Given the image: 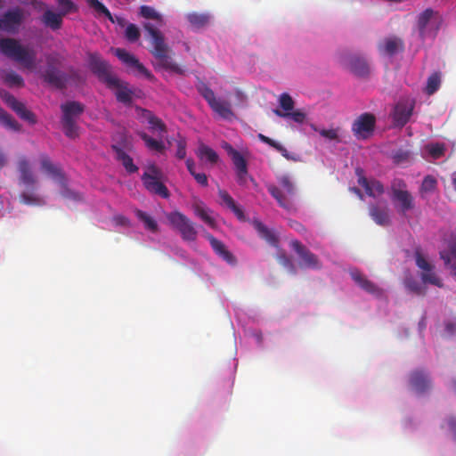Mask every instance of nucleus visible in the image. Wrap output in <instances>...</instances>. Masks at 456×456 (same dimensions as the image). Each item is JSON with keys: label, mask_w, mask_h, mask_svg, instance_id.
Instances as JSON below:
<instances>
[{"label": "nucleus", "mask_w": 456, "mask_h": 456, "mask_svg": "<svg viewBox=\"0 0 456 456\" xmlns=\"http://www.w3.org/2000/svg\"><path fill=\"white\" fill-rule=\"evenodd\" d=\"M87 61L91 70L97 76L98 79L105 84L109 89L115 91L117 101L126 106H130L133 102L134 92L128 87V83L120 80L112 72L111 66L98 54H89Z\"/></svg>", "instance_id": "nucleus-1"}, {"label": "nucleus", "mask_w": 456, "mask_h": 456, "mask_svg": "<svg viewBox=\"0 0 456 456\" xmlns=\"http://www.w3.org/2000/svg\"><path fill=\"white\" fill-rule=\"evenodd\" d=\"M143 28L146 32V38L150 40L151 45L150 52L158 61V65L167 70L182 74V69L171 57L172 50L165 42L163 34L150 22H145Z\"/></svg>", "instance_id": "nucleus-2"}, {"label": "nucleus", "mask_w": 456, "mask_h": 456, "mask_svg": "<svg viewBox=\"0 0 456 456\" xmlns=\"http://www.w3.org/2000/svg\"><path fill=\"white\" fill-rule=\"evenodd\" d=\"M0 52L24 69L34 70L37 65L36 50L22 45L18 39L4 37L0 39Z\"/></svg>", "instance_id": "nucleus-3"}, {"label": "nucleus", "mask_w": 456, "mask_h": 456, "mask_svg": "<svg viewBox=\"0 0 456 456\" xmlns=\"http://www.w3.org/2000/svg\"><path fill=\"white\" fill-rule=\"evenodd\" d=\"M162 177V171L156 165L152 164L142 174V181L149 192L159 195L163 199H167L170 193L167 186L161 182Z\"/></svg>", "instance_id": "nucleus-4"}, {"label": "nucleus", "mask_w": 456, "mask_h": 456, "mask_svg": "<svg viewBox=\"0 0 456 456\" xmlns=\"http://www.w3.org/2000/svg\"><path fill=\"white\" fill-rule=\"evenodd\" d=\"M200 94L206 100L214 112L224 119H231L234 113L231 103L221 98H216L214 91L205 84L198 87Z\"/></svg>", "instance_id": "nucleus-5"}, {"label": "nucleus", "mask_w": 456, "mask_h": 456, "mask_svg": "<svg viewBox=\"0 0 456 456\" xmlns=\"http://www.w3.org/2000/svg\"><path fill=\"white\" fill-rule=\"evenodd\" d=\"M61 125L65 134L69 138L77 136V118L82 114L83 108L75 102H69L61 105Z\"/></svg>", "instance_id": "nucleus-6"}, {"label": "nucleus", "mask_w": 456, "mask_h": 456, "mask_svg": "<svg viewBox=\"0 0 456 456\" xmlns=\"http://www.w3.org/2000/svg\"><path fill=\"white\" fill-rule=\"evenodd\" d=\"M40 165L42 171L48 174L61 184L62 189L61 194L64 198L74 200L78 199V195L67 187L66 178L61 168L58 165L53 163L47 155L43 154L40 156Z\"/></svg>", "instance_id": "nucleus-7"}, {"label": "nucleus", "mask_w": 456, "mask_h": 456, "mask_svg": "<svg viewBox=\"0 0 456 456\" xmlns=\"http://www.w3.org/2000/svg\"><path fill=\"white\" fill-rule=\"evenodd\" d=\"M171 225L180 233L184 241L192 242L197 240L198 232L194 224L183 213L175 211L167 216Z\"/></svg>", "instance_id": "nucleus-8"}, {"label": "nucleus", "mask_w": 456, "mask_h": 456, "mask_svg": "<svg viewBox=\"0 0 456 456\" xmlns=\"http://www.w3.org/2000/svg\"><path fill=\"white\" fill-rule=\"evenodd\" d=\"M376 118L373 114H361L352 124V132L357 139H368L374 132Z\"/></svg>", "instance_id": "nucleus-9"}, {"label": "nucleus", "mask_w": 456, "mask_h": 456, "mask_svg": "<svg viewBox=\"0 0 456 456\" xmlns=\"http://www.w3.org/2000/svg\"><path fill=\"white\" fill-rule=\"evenodd\" d=\"M1 98L4 102L23 120L28 122L31 125L37 123V118L35 114L28 110L24 103L19 102L12 94L4 92L0 93Z\"/></svg>", "instance_id": "nucleus-10"}, {"label": "nucleus", "mask_w": 456, "mask_h": 456, "mask_svg": "<svg viewBox=\"0 0 456 456\" xmlns=\"http://www.w3.org/2000/svg\"><path fill=\"white\" fill-rule=\"evenodd\" d=\"M114 53L127 68L131 69L132 71L137 72L149 79L153 77L149 69H147L134 55L128 53L126 50L123 48H116Z\"/></svg>", "instance_id": "nucleus-11"}, {"label": "nucleus", "mask_w": 456, "mask_h": 456, "mask_svg": "<svg viewBox=\"0 0 456 456\" xmlns=\"http://www.w3.org/2000/svg\"><path fill=\"white\" fill-rule=\"evenodd\" d=\"M114 53L127 68L131 69L132 71L137 72L149 79L153 77L149 69H147L134 55L128 53L126 50L123 48H116Z\"/></svg>", "instance_id": "nucleus-12"}, {"label": "nucleus", "mask_w": 456, "mask_h": 456, "mask_svg": "<svg viewBox=\"0 0 456 456\" xmlns=\"http://www.w3.org/2000/svg\"><path fill=\"white\" fill-rule=\"evenodd\" d=\"M289 245L300 257V265L302 267L312 269H320L322 267L318 256L306 248L299 240H291Z\"/></svg>", "instance_id": "nucleus-13"}, {"label": "nucleus", "mask_w": 456, "mask_h": 456, "mask_svg": "<svg viewBox=\"0 0 456 456\" xmlns=\"http://www.w3.org/2000/svg\"><path fill=\"white\" fill-rule=\"evenodd\" d=\"M17 169L20 174V183L28 189H34L37 180L32 170L29 160L25 156H22L18 159Z\"/></svg>", "instance_id": "nucleus-14"}, {"label": "nucleus", "mask_w": 456, "mask_h": 456, "mask_svg": "<svg viewBox=\"0 0 456 456\" xmlns=\"http://www.w3.org/2000/svg\"><path fill=\"white\" fill-rule=\"evenodd\" d=\"M205 238L209 241L210 246L214 252L224 261H225L230 265H235L237 264V258L227 248L224 243L216 237H214L211 233L206 232Z\"/></svg>", "instance_id": "nucleus-15"}, {"label": "nucleus", "mask_w": 456, "mask_h": 456, "mask_svg": "<svg viewBox=\"0 0 456 456\" xmlns=\"http://www.w3.org/2000/svg\"><path fill=\"white\" fill-rule=\"evenodd\" d=\"M355 172L358 175V183L364 188L367 195L376 198L384 193L385 189L381 182L376 179H367L363 175V171L361 168H357Z\"/></svg>", "instance_id": "nucleus-16"}, {"label": "nucleus", "mask_w": 456, "mask_h": 456, "mask_svg": "<svg viewBox=\"0 0 456 456\" xmlns=\"http://www.w3.org/2000/svg\"><path fill=\"white\" fill-rule=\"evenodd\" d=\"M41 77L45 83L58 89L64 88L67 82L66 75L52 65H48Z\"/></svg>", "instance_id": "nucleus-17"}, {"label": "nucleus", "mask_w": 456, "mask_h": 456, "mask_svg": "<svg viewBox=\"0 0 456 456\" xmlns=\"http://www.w3.org/2000/svg\"><path fill=\"white\" fill-rule=\"evenodd\" d=\"M410 385L417 393H424L431 387V380L428 373L422 370H417L410 375Z\"/></svg>", "instance_id": "nucleus-18"}, {"label": "nucleus", "mask_w": 456, "mask_h": 456, "mask_svg": "<svg viewBox=\"0 0 456 456\" xmlns=\"http://www.w3.org/2000/svg\"><path fill=\"white\" fill-rule=\"evenodd\" d=\"M111 149L115 153V159L119 162L126 173L134 174L138 171V167L134 163L132 157L126 151L121 145L113 144Z\"/></svg>", "instance_id": "nucleus-19"}, {"label": "nucleus", "mask_w": 456, "mask_h": 456, "mask_svg": "<svg viewBox=\"0 0 456 456\" xmlns=\"http://www.w3.org/2000/svg\"><path fill=\"white\" fill-rule=\"evenodd\" d=\"M413 102H398L394 111V121L396 126H403L412 115Z\"/></svg>", "instance_id": "nucleus-20"}, {"label": "nucleus", "mask_w": 456, "mask_h": 456, "mask_svg": "<svg viewBox=\"0 0 456 456\" xmlns=\"http://www.w3.org/2000/svg\"><path fill=\"white\" fill-rule=\"evenodd\" d=\"M22 20V12L20 8L6 12L2 19L3 30L12 31L14 30Z\"/></svg>", "instance_id": "nucleus-21"}, {"label": "nucleus", "mask_w": 456, "mask_h": 456, "mask_svg": "<svg viewBox=\"0 0 456 456\" xmlns=\"http://www.w3.org/2000/svg\"><path fill=\"white\" fill-rule=\"evenodd\" d=\"M391 200L397 204L398 211L401 214H405L414 208V199L408 191L391 195Z\"/></svg>", "instance_id": "nucleus-22"}, {"label": "nucleus", "mask_w": 456, "mask_h": 456, "mask_svg": "<svg viewBox=\"0 0 456 456\" xmlns=\"http://www.w3.org/2000/svg\"><path fill=\"white\" fill-rule=\"evenodd\" d=\"M350 275L354 282L366 292L373 295L380 294V289L371 281L368 280L364 275H362L358 270L351 271Z\"/></svg>", "instance_id": "nucleus-23"}, {"label": "nucleus", "mask_w": 456, "mask_h": 456, "mask_svg": "<svg viewBox=\"0 0 456 456\" xmlns=\"http://www.w3.org/2000/svg\"><path fill=\"white\" fill-rule=\"evenodd\" d=\"M254 228L256 230L258 235L265 240L271 246L277 248L279 245V239L274 231L269 229L260 221H254Z\"/></svg>", "instance_id": "nucleus-24"}, {"label": "nucleus", "mask_w": 456, "mask_h": 456, "mask_svg": "<svg viewBox=\"0 0 456 456\" xmlns=\"http://www.w3.org/2000/svg\"><path fill=\"white\" fill-rule=\"evenodd\" d=\"M350 70L357 77H364L370 73V67L367 61L361 56H353L349 61Z\"/></svg>", "instance_id": "nucleus-25"}, {"label": "nucleus", "mask_w": 456, "mask_h": 456, "mask_svg": "<svg viewBox=\"0 0 456 456\" xmlns=\"http://www.w3.org/2000/svg\"><path fill=\"white\" fill-rule=\"evenodd\" d=\"M192 209L194 214L200 217L204 223H206L211 228H215L216 225V220L209 215L211 212L206 208L203 201L197 200L192 204Z\"/></svg>", "instance_id": "nucleus-26"}, {"label": "nucleus", "mask_w": 456, "mask_h": 456, "mask_svg": "<svg viewBox=\"0 0 456 456\" xmlns=\"http://www.w3.org/2000/svg\"><path fill=\"white\" fill-rule=\"evenodd\" d=\"M223 148L226 151L227 154L231 157L234 165L235 171L248 169V164L242 154L235 150L230 143L224 142Z\"/></svg>", "instance_id": "nucleus-27"}, {"label": "nucleus", "mask_w": 456, "mask_h": 456, "mask_svg": "<svg viewBox=\"0 0 456 456\" xmlns=\"http://www.w3.org/2000/svg\"><path fill=\"white\" fill-rule=\"evenodd\" d=\"M370 215L374 222L382 226L390 224V218L387 208H380L376 205L370 207Z\"/></svg>", "instance_id": "nucleus-28"}, {"label": "nucleus", "mask_w": 456, "mask_h": 456, "mask_svg": "<svg viewBox=\"0 0 456 456\" xmlns=\"http://www.w3.org/2000/svg\"><path fill=\"white\" fill-rule=\"evenodd\" d=\"M218 195L222 200V202L231 209L239 219H244L243 210L237 206L232 196L224 190H219Z\"/></svg>", "instance_id": "nucleus-29"}, {"label": "nucleus", "mask_w": 456, "mask_h": 456, "mask_svg": "<svg viewBox=\"0 0 456 456\" xmlns=\"http://www.w3.org/2000/svg\"><path fill=\"white\" fill-rule=\"evenodd\" d=\"M268 192L273 197L279 206L284 209L290 210L293 208L292 203L284 196L280 188L274 184L267 185Z\"/></svg>", "instance_id": "nucleus-30"}, {"label": "nucleus", "mask_w": 456, "mask_h": 456, "mask_svg": "<svg viewBox=\"0 0 456 456\" xmlns=\"http://www.w3.org/2000/svg\"><path fill=\"white\" fill-rule=\"evenodd\" d=\"M62 16L63 14L61 13H56L53 11L47 10L43 14L42 21L45 26L56 30L61 27Z\"/></svg>", "instance_id": "nucleus-31"}, {"label": "nucleus", "mask_w": 456, "mask_h": 456, "mask_svg": "<svg viewBox=\"0 0 456 456\" xmlns=\"http://www.w3.org/2000/svg\"><path fill=\"white\" fill-rule=\"evenodd\" d=\"M197 156L201 160H206L211 165H215L219 160L218 154L209 146L200 143L197 150Z\"/></svg>", "instance_id": "nucleus-32"}, {"label": "nucleus", "mask_w": 456, "mask_h": 456, "mask_svg": "<svg viewBox=\"0 0 456 456\" xmlns=\"http://www.w3.org/2000/svg\"><path fill=\"white\" fill-rule=\"evenodd\" d=\"M186 19L194 28H202L210 22V15L208 13L191 12L186 15Z\"/></svg>", "instance_id": "nucleus-33"}, {"label": "nucleus", "mask_w": 456, "mask_h": 456, "mask_svg": "<svg viewBox=\"0 0 456 456\" xmlns=\"http://www.w3.org/2000/svg\"><path fill=\"white\" fill-rule=\"evenodd\" d=\"M134 214L137 218L143 223L144 228L151 232H157L159 231V225L157 221L146 212L141 209H135Z\"/></svg>", "instance_id": "nucleus-34"}, {"label": "nucleus", "mask_w": 456, "mask_h": 456, "mask_svg": "<svg viewBox=\"0 0 456 456\" xmlns=\"http://www.w3.org/2000/svg\"><path fill=\"white\" fill-rule=\"evenodd\" d=\"M0 126L16 132L21 129V126L18 121L2 108H0Z\"/></svg>", "instance_id": "nucleus-35"}, {"label": "nucleus", "mask_w": 456, "mask_h": 456, "mask_svg": "<svg viewBox=\"0 0 456 456\" xmlns=\"http://www.w3.org/2000/svg\"><path fill=\"white\" fill-rule=\"evenodd\" d=\"M440 256L444 264L452 269V274L456 276V244L450 245L449 252H440Z\"/></svg>", "instance_id": "nucleus-36"}, {"label": "nucleus", "mask_w": 456, "mask_h": 456, "mask_svg": "<svg viewBox=\"0 0 456 456\" xmlns=\"http://www.w3.org/2000/svg\"><path fill=\"white\" fill-rule=\"evenodd\" d=\"M87 5L94 10L95 17H105L109 20H112V14L109 9L98 0H87Z\"/></svg>", "instance_id": "nucleus-37"}, {"label": "nucleus", "mask_w": 456, "mask_h": 456, "mask_svg": "<svg viewBox=\"0 0 456 456\" xmlns=\"http://www.w3.org/2000/svg\"><path fill=\"white\" fill-rule=\"evenodd\" d=\"M403 50V44L402 40L393 37V38H387L384 41V44L382 45V51L386 53L388 55H394L398 51Z\"/></svg>", "instance_id": "nucleus-38"}, {"label": "nucleus", "mask_w": 456, "mask_h": 456, "mask_svg": "<svg viewBox=\"0 0 456 456\" xmlns=\"http://www.w3.org/2000/svg\"><path fill=\"white\" fill-rule=\"evenodd\" d=\"M143 112L145 113V118H147L148 123L151 126V129L158 130L160 133L167 132V126L160 118H159L147 110H143Z\"/></svg>", "instance_id": "nucleus-39"}, {"label": "nucleus", "mask_w": 456, "mask_h": 456, "mask_svg": "<svg viewBox=\"0 0 456 456\" xmlns=\"http://www.w3.org/2000/svg\"><path fill=\"white\" fill-rule=\"evenodd\" d=\"M139 135L149 149L158 152H162L165 150V145L161 141L151 138L144 132L140 133Z\"/></svg>", "instance_id": "nucleus-40"}, {"label": "nucleus", "mask_w": 456, "mask_h": 456, "mask_svg": "<svg viewBox=\"0 0 456 456\" xmlns=\"http://www.w3.org/2000/svg\"><path fill=\"white\" fill-rule=\"evenodd\" d=\"M433 269L434 266L430 268V271H424L421 273V280L423 281L424 283H429L438 288H443L444 284L441 279L436 274Z\"/></svg>", "instance_id": "nucleus-41"}, {"label": "nucleus", "mask_w": 456, "mask_h": 456, "mask_svg": "<svg viewBox=\"0 0 456 456\" xmlns=\"http://www.w3.org/2000/svg\"><path fill=\"white\" fill-rule=\"evenodd\" d=\"M4 81L9 86L21 87L24 86L22 77L14 71L7 72L4 77Z\"/></svg>", "instance_id": "nucleus-42"}, {"label": "nucleus", "mask_w": 456, "mask_h": 456, "mask_svg": "<svg viewBox=\"0 0 456 456\" xmlns=\"http://www.w3.org/2000/svg\"><path fill=\"white\" fill-rule=\"evenodd\" d=\"M437 181L433 175H426L420 186L421 193H430L436 189Z\"/></svg>", "instance_id": "nucleus-43"}, {"label": "nucleus", "mask_w": 456, "mask_h": 456, "mask_svg": "<svg viewBox=\"0 0 456 456\" xmlns=\"http://www.w3.org/2000/svg\"><path fill=\"white\" fill-rule=\"evenodd\" d=\"M140 14L145 19H151L159 21L161 23L162 19L159 13L156 12V10L148 5H142L140 7Z\"/></svg>", "instance_id": "nucleus-44"}, {"label": "nucleus", "mask_w": 456, "mask_h": 456, "mask_svg": "<svg viewBox=\"0 0 456 456\" xmlns=\"http://www.w3.org/2000/svg\"><path fill=\"white\" fill-rule=\"evenodd\" d=\"M274 113L279 116V117H289L290 118H292L295 122L297 123H303L305 119V114L299 110H294L292 112H281V110H274Z\"/></svg>", "instance_id": "nucleus-45"}, {"label": "nucleus", "mask_w": 456, "mask_h": 456, "mask_svg": "<svg viewBox=\"0 0 456 456\" xmlns=\"http://www.w3.org/2000/svg\"><path fill=\"white\" fill-rule=\"evenodd\" d=\"M278 182L281 184V186L285 190L288 195L292 196L295 194L296 187L289 175H283L279 176Z\"/></svg>", "instance_id": "nucleus-46"}, {"label": "nucleus", "mask_w": 456, "mask_h": 456, "mask_svg": "<svg viewBox=\"0 0 456 456\" xmlns=\"http://www.w3.org/2000/svg\"><path fill=\"white\" fill-rule=\"evenodd\" d=\"M405 286L410 291L416 295L424 296L426 294V288L414 279H407L405 281Z\"/></svg>", "instance_id": "nucleus-47"}, {"label": "nucleus", "mask_w": 456, "mask_h": 456, "mask_svg": "<svg viewBox=\"0 0 456 456\" xmlns=\"http://www.w3.org/2000/svg\"><path fill=\"white\" fill-rule=\"evenodd\" d=\"M440 76L437 73L432 74L428 79L426 87V92L428 94H433L440 86Z\"/></svg>", "instance_id": "nucleus-48"}, {"label": "nucleus", "mask_w": 456, "mask_h": 456, "mask_svg": "<svg viewBox=\"0 0 456 456\" xmlns=\"http://www.w3.org/2000/svg\"><path fill=\"white\" fill-rule=\"evenodd\" d=\"M141 33L134 24H128L126 28L125 37L129 42H136L140 38Z\"/></svg>", "instance_id": "nucleus-49"}, {"label": "nucleus", "mask_w": 456, "mask_h": 456, "mask_svg": "<svg viewBox=\"0 0 456 456\" xmlns=\"http://www.w3.org/2000/svg\"><path fill=\"white\" fill-rule=\"evenodd\" d=\"M277 260H278V262L281 265H282L283 266L288 268L289 271L292 274H296L297 273V270H296L295 265L293 264L291 259L286 255L285 252L282 251V252L279 253L278 256H277Z\"/></svg>", "instance_id": "nucleus-50"}, {"label": "nucleus", "mask_w": 456, "mask_h": 456, "mask_svg": "<svg viewBox=\"0 0 456 456\" xmlns=\"http://www.w3.org/2000/svg\"><path fill=\"white\" fill-rule=\"evenodd\" d=\"M427 150L433 159H437L444 155L445 148L443 144L433 143L427 145Z\"/></svg>", "instance_id": "nucleus-51"}, {"label": "nucleus", "mask_w": 456, "mask_h": 456, "mask_svg": "<svg viewBox=\"0 0 456 456\" xmlns=\"http://www.w3.org/2000/svg\"><path fill=\"white\" fill-rule=\"evenodd\" d=\"M403 191H408L406 183L401 178L393 179L390 184L391 195H395Z\"/></svg>", "instance_id": "nucleus-52"}, {"label": "nucleus", "mask_w": 456, "mask_h": 456, "mask_svg": "<svg viewBox=\"0 0 456 456\" xmlns=\"http://www.w3.org/2000/svg\"><path fill=\"white\" fill-rule=\"evenodd\" d=\"M433 10L432 9H426L424 12H422L418 20V26L420 30H424L429 22L430 19L433 16Z\"/></svg>", "instance_id": "nucleus-53"}, {"label": "nucleus", "mask_w": 456, "mask_h": 456, "mask_svg": "<svg viewBox=\"0 0 456 456\" xmlns=\"http://www.w3.org/2000/svg\"><path fill=\"white\" fill-rule=\"evenodd\" d=\"M280 106L287 112L294 109V101L289 94H282L280 97Z\"/></svg>", "instance_id": "nucleus-54"}, {"label": "nucleus", "mask_w": 456, "mask_h": 456, "mask_svg": "<svg viewBox=\"0 0 456 456\" xmlns=\"http://www.w3.org/2000/svg\"><path fill=\"white\" fill-rule=\"evenodd\" d=\"M415 258H416V265L419 268L422 269L423 272L430 271V268L433 265L431 264H429L419 252H416Z\"/></svg>", "instance_id": "nucleus-55"}, {"label": "nucleus", "mask_w": 456, "mask_h": 456, "mask_svg": "<svg viewBox=\"0 0 456 456\" xmlns=\"http://www.w3.org/2000/svg\"><path fill=\"white\" fill-rule=\"evenodd\" d=\"M319 134L325 138L330 140H338V129H321L319 130Z\"/></svg>", "instance_id": "nucleus-56"}, {"label": "nucleus", "mask_w": 456, "mask_h": 456, "mask_svg": "<svg viewBox=\"0 0 456 456\" xmlns=\"http://www.w3.org/2000/svg\"><path fill=\"white\" fill-rule=\"evenodd\" d=\"M237 182L240 185H246L249 178L248 169L236 171Z\"/></svg>", "instance_id": "nucleus-57"}, {"label": "nucleus", "mask_w": 456, "mask_h": 456, "mask_svg": "<svg viewBox=\"0 0 456 456\" xmlns=\"http://www.w3.org/2000/svg\"><path fill=\"white\" fill-rule=\"evenodd\" d=\"M113 222L116 225L129 227L131 223L129 219L123 215H117L113 216Z\"/></svg>", "instance_id": "nucleus-58"}, {"label": "nucleus", "mask_w": 456, "mask_h": 456, "mask_svg": "<svg viewBox=\"0 0 456 456\" xmlns=\"http://www.w3.org/2000/svg\"><path fill=\"white\" fill-rule=\"evenodd\" d=\"M176 157L183 159L186 156V142L184 140H179L177 142Z\"/></svg>", "instance_id": "nucleus-59"}, {"label": "nucleus", "mask_w": 456, "mask_h": 456, "mask_svg": "<svg viewBox=\"0 0 456 456\" xmlns=\"http://www.w3.org/2000/svg\"><path fill=\"white\" fill-rule=\"evenodd\" d=\"M59 7L63 11L64 13L69 12L73 7L74 4L71 0H57Z\"/></svg>", "instance_id": "nucleus-60"}, {"label": "nucleus", "mask_w": 456, "mask_h": 456, "mask_svg": "<svg viewBox=\"0 0 456 456\" xmlns=\"http://www.w3.org/2000/svg\"><path fill=\"white\" fill-rule=\"evenodd\" d=\"M192 176L194 177L196 182L201 186L207 187L208 185V181L206 174L196 172L195 175Z\"/></svg>", "instance_id": "nucleus-61"}, {"label": "nucleus", "mask_w": 456, "mask_h": 456, "mask_svg": "<svg viewBox=\"0 0 456 456\" xmlns=\"http://www.w3.org/2000/svg\"><path fill=\"white\" fill-rule=\"evenodd\" d=\"M20 200L25 204H34L37 201V199L34 195L28 192H22L20 194Z\"/></svg>", "instance_id": "nucleus-62"}, {"label": "nucleus", "mask_w": 456, "mask_h": 456, "mask_svg": "<svg viewBox=\"0 0 456 456\" xmlns=\"http://www.w3.org/2000/svg\"><path fill=\"white\" fill-rule=\"evenodd\" d=\"M289 226L299 233H304L306 232L305 227L302 224L295 220L289 221Z\"/></svg>", "instance_id": "nucleus-63"}, {"label": "nucleus", "mask_w": 456, "mask_h": 456, "mask_svg": "<svg viewBox=\"0 0 456 456\" xmlns=\"http://www.w3.org/2000/svg\"><path fill=\"white\" fill-rule=\"evenodd\" d=\"M445 331L452 336L456 333V323L453 322H447L445 323Z\"/></svg>", "instance_id": "nucleus-64"}]
</instances>
